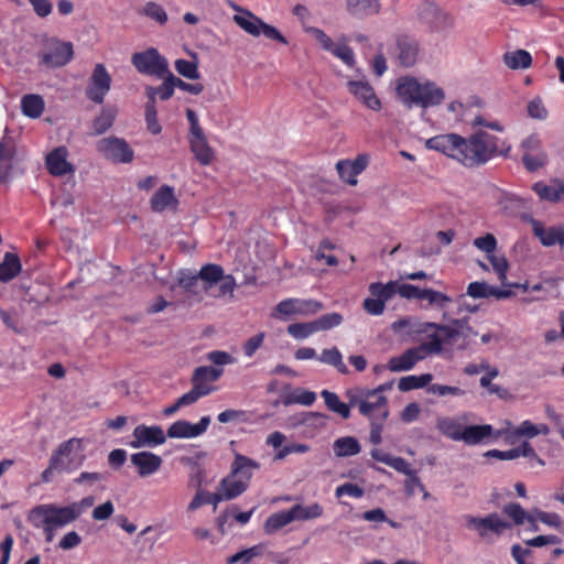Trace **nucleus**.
I'll use <instances>...</instances> for the list:
<instances>
[{
  "label": "nucleus",
  "mask_w": 564,
  "mask_h": 564,
  "mask_svg": "<svg viewBox=\"0 0 564 564\" xmlns=\"http://www.w3.org/2000/svg\"><path fill=\"white\" fill-rule=\"evenodd\" d=\"M469 124L479 128L468 138L456 133L441 134L429 139L426 147L444 153L466 167H477L498 155H508L510 147H505V142L498 135L488 131L489 129L502 133L505 129L498 121L476 116Z\"/></svg>",
  "instance_id": "f257e3e1"
},
{
  "label": "nucleus",
  "mask_w": 564,
  "mask_h": 564,
  "mask_svg": "<svg viewBox=\"0 0 564 564\" xmlns=\"http://www.w3.org/2000/svg\"><path fill=\"white\" fill-rule=\"evenodd\" d=\"M85 460L83 438L72 437L61 443L52 453L48 466L41 474L43 482H50L55 474L69 473Z\"/></svg>",
  "instance_id": "f03ea898"
},
{
  "label": "nucleus",
  "mask_w": 564,
  "mask_h": 564,
  "mask_svg": "<svg viewBox=\"0 0 564 564\" xmlns=\"http://www.w3.org/2000/svg\"><path fill=\"white\" fill-rule=\"evenodd\" d=\"M443 318L449 319V324H426V328H433L436 330V333L431 335L427 341L416 347L423 348V359L429 354H438L442 350L443 343L453 345L459 338H463L465 340L470 335H477V333L474 332V329L468 325V319L466 317L451 319L448 314L444 312Z\"/></svg>",
  "instance_id": "7ed1b4c3"
},
{
  "label": "nucleus",
  "mask_w": 564,
  "mask_h": 564,
  "mask_svg": "<svg viewBox=\"0 0 564 564\" xmlns=\"http://www.w3.org/2000/svg\"><path fill=\"white\" fill-rule=\"evenodd\" d=\"M400 100L408 107L420 106L429 108L440 105L444 100V91L434 83H421L413 77L401 78L397 86Z\"/></svg>",
  "instance_id": "20e7f679"
},
{
  "label": "nucleus",
  "mask_w": 564,
  "mask_h": 564,
  "mask_svg": "<svg viewBox=\"0 0 564 564\" xmlns=\"http://www.w3.org/2000/svg\"><path fill=\"white\" fill-rule=\"evenodd\" d=\"M29 520L35 528L48 524L56 529L75 522L78 518L72 506H57L54 503L39 505L29 513Z\"/></svg>",
  "instance_id": "39448f33"
},
{
  "label": "nucleus",
  "mask_w": 564,
  "mask_h": 564,
  "mask_svg": "<svg viewBox=\"0 0 564 564\" xmlns=\"http://www.w3.org/2000/svg\"><path fill=\"white\" fill-rule=\"evenodd\" d=\"M131 63L135 69L144 75L163 77L169 73V63L159 51L150 47L145 51L133 53Z\"/></svg>",
  "instance_id": "423d86ee"
},
{
  "label": "nucleus",
  "mask_w": 564,
  "mask_h": 564,
  "mask_svg": "<svg viewBox=\"0 0 564 564\" xmlns=\"http://www.w3.org/2000/svg\"><path fill=\"white\" fill-rule=\"evenodd\" d=\"M234 21L248 34L259 36L263 34L270 40H275L282 44H286V39L272 25L267 24L260 18L254 15L249 10L243 14L234 15Z\"/></svg>",
  "instance_id": "0eeeda50"
},
{
  "label": "nucleus",
  "mask_w": 564,
  "mask_h": 564,
  "mask_svg": "<svg viewBox=\"0 0 564 564\" xmlns=\"http://www.w3.org/2000/svg\"><path fill=\"white\" fill-rule=\"evenodd\" d=\"M7 127H0V181H7L20 161L14 139L8 134Z\"/></svg>",
  "instance_id": "6e6552de"
},
{
  "label": "nucleus",
  "mask_w": 564,
  "mask_h": 564,
  "mask_svg": "<svg viewBox=\"0 0 564 564\" xmlns=\"http://www.w3.org/2000/svg\"><path fill=\"white\" fill-rule=\"evenodd\" d=\"M111 75L106 66L101 63L96 64L86 87V97L95 104H102L111 88Z\"/></svg>",
  "instance_id": "1a4fd4ad"
},
{
  "label": "nucleus",
  "mask_w": 564,
  "mask_h": 564,
  "mask_svg": "<svg viewBox=\"0 0 564 564\" xmlns=\"http://www.w3.org/2000/svg\"><path fill=\"white\" fill-rule=\"evenodd\" d=\"M96 149L104 158L113 162L130 163L133 160L132 149L121 138H104L97 142Z\"/></svg>",
  "instance_id": "9d476101"
},
{
  "label": "nucleus",
  "mask_w": 564,
  "mask_h": 564,
  "mask_svg": "<svg viewBox=\"0 0 564 564\" xmlns=\"http://www.w3.org/2000/svg\"><path fill=\"white\" fill-rule=\"evenodd\" d=\"M466 525L470 530L477 531L480 538L486 539L489 534L501 535L511 524L503 520L498 513H490L485 518L468 516Z\"/></svg>",
  "instance_id": "9b49d317"
},
{
  "label": "nucleus",
  "mask_w": 564,
  "mask_h": 564,
  "mask_svg": "<svg viewBox=\"0 0 564 564\" xmlns=\"http://www.w3.org/2000/svg\"><path fill=\"white\" fill-rule=\"evenodd\" d=\"M419 18L434 31L452 26V18L434 2H424L417 9Z\"/></svg>",
  "instance_id": "f8f14e48"
},
{
  "label": "nucleus",
  "mask_w": 564,
  "mask_h": 564,
  "mask_svg": "<svg viewBox=\"0 0 564 564\" xmlns=\"http://www.w3.org/2000/svg\"><path fill=\"white\" fill-rule=\"evenodd\" d=\"M133 441L130 442V446L133 448L140 447H153L165 443L166 436L161 426L153 425H138L133 430Z\"/></svg>",
  "instance_id": "ddd939ff"
},
{
  "label": "nucleus",
  "mask_w": 564,
  "mask_h": 564,
  "mask_svg": "<svg viewBox=\"0 0 564 564\" xmlns=\"http://www.w3.org/2000/svg\"><path fill=\"white\" fill-rule=\"evenodd\" d=\"M209 423V416H203L196 424L180 420L169 426L166 435L170 438H194L202 435L207 430Z\"/></svg>",
  "instance_id": "4468645a"
},
{
  "label": "nucleus",
  "mask_w": 564,
  "mask_h": 564,
  "mask_svg": "<svg viewBox=\"0 0 564 564\" xmlns=\"http://www.w3.org/2000/svg\"><path fill=\"white\" fill-rule=\"evenodd\" d=\"M74 55L73 45L69 42H56L42 55V63L55 68L66 65Z\"/></svg>",
  "instance_id": "2eb2a0df"
},
{
  "label": "nucleus",
  "mask_w": 564,
  "mask_h": 564,
  "mask_svg": "<svg viewBox=\"0 0 564 564\" xmlns=\"http://www.w3.org/2000/svg\"><path fill=\"white\" fill-rule=\"evenodd\" d=\"M347 88L364 106L367 108L379 111L381 102L377 97L372 86L365 80H349Z\"/></svg>",
  "instance_id": "dca6fc26"
},
{
  "label": "nucleus",
  "mask_w": 564,
  "mask_h": 564,
  "mask_svg": "<svg viewBox=\"0 0 564 564\" xmlns=\"http://www.w3.org/2000/svg\"><path fill=\"white\" fill-rule=\"evenodd\" d=\"M68 151L65 147H58L46 155V167L54 176L74 174L75 167L67 161Z\"/></svg>",
  "instance_id": "f3484780"
},
{
  "label": "nucleus",
  "mask_w": 564,
  "mask_h": 564,
  "mask_svg": "<svg viewBox=\"0 0 564 564\" xmlns=\"http://www.w3.org/2000/svg\"><path fill=\"white\" fill-rule=\"evenodd\" d=\"M130 460L138 469L140 477H149L155 474L162 465V458L151 452H139L132 454Z\"/></svg>",
  "instance_id": "a211bd4d"
},
{
  "label": "nucleus",
  "mask_w": 564,
  "mask_h": 564,
  "mask_svg": "<svg viewBox=\"0 0 564 564\" xmlns=\"http://www.w3.org/2000/svg\"><path fill=\"white\" fill-rule=\"evenodd\" d=\"M398 59L404 67L413 66L417 61L419 43L409 36H400L397 40Z\"/></svg>",
  "instance_id": "6ab92c4d"
},
{
  "label": "nucleus",
  "mask_w": 564,
  "mask_h": 564,
  "mask_svg": "<svg viewBox=\"0 0 564 564\" xmlns=\"http://www.w3.org/2000/svg\"><path fill=\"white\" fill-rule=\"evenodd\" d=\"M488 456H492L502 460L516 459L520 456L533 458L539 466H544V462L536 455L533 447L528 442H523L521 446L509 451H489Z\"/></svg>",
  "instance_id": "aec40b11"
},
{
  "label": "nucleus",
  "mask_w": 564,
  "mask_h": 564,
  "mask_svg": "<svg viewBox=\"0 0 564 564\" xmlns=\"http://www.w3.org/2000/svg\"><path fill=\"white\" fill-rule=\"evenodd\" d=\"M423 359V348H410L401 356L393 357L389 360V369L391 371L400 372L410 370L417 361Z\"/></svg>",
  "instance_id": "412c9836"
},
{
  "label": "nucleus",
  "mask_w": 564,
  "mask_h": 564,
  "mask_svg": "<svg viewBox=\"0 0 564 564\" xmlns=\"http://www.w3.org/2000/svg\"><path fill=\"white\" fill-rule=\"evenodd\" d=\"M531 224L534 235L540 239L542 245L546 247H551L556 243L561 246L564 245V230L562 228H544L543 225L535 219H531Z\"/></svg>",
  "instance_id": "4be33fe9"
},
{
  "label": "nucleus",
  "mask_w": 564,
  "mask_h": 564,
  "mask_svg": "<svg viewBox=\"0 0 564 564\" xmlns=\"http://www.w3.org/2000/svg\"><path fill=\"white\" fill-rule=\"evenodd\" d=\"M467 295L473 299H486L489 296H494L496 299H508L512 295V292L509 290H500L494 286H490L486 282H473L467 286Z\"/></svg>",
  "instance_id": "5701e85b"
},
{
  "label": "nucleus",
  "mask_w": 564,
  "mask_h": 564,
  "mask_svg": "<svg viewBox=\"0 0 564 564\" xmlns=\"http://www.w3.org/2000/svg\"><path fill=\"white\" fill-rule=\"evenodd\" d=\"M223 375L221 368H214L210 366H202L197 367L194 370L192 377V384L196 387H200L202 390H208V394L215 390V387H210L207 384L208 381H217Z\"/></svg>",
  "instance_id": "b1692460"
},
{
  "label": "nucleus",
  "mask_w": 564,
  "mask_h": 564,
  "mask_svg": "<svg viewBox=\"0 0 564 564\" xmlns=\"http://www.w3.org/2000/svg\"><path fill=\"white\" fill-rule=\"evenodd\" d=\"M260 465L258 462L243 456L241 454L235 455V460L231 465V476L239 477L248 485V481L252 477L253 470L259 469Z\"/></svg>",
  "instance_id": "393cba45"
},
{
  "label": "nucleus",
  "mask_w": 564,
  "mask_h": 564,
  "mask_svg": "<svg viewBox=\"0 0 564 564\" xmlns=\"http://www.w3.org/2000/svg\"><path fill=\"white\" fill-rule=\"evenodd\" d=\"M225 275L224 269L215 263L205 264L198 271L202 288L205 292H210Z\"/></svg>",
  "instance_id": "a878e982"
},
{
  "label": "nucleus",
  "mask_w": 564,
  "mask_h": 564,
  "mask_svg": "<svg viewBox=\"0 0 564 564\" xmlns=\"http://www.w3.org/2000/svg\"><path fill=\"white\" fill-rule=\"evenodd\" d=\"M348 13L355 18H365L380 11L379 0H346Z\"/></svg>",
  "instance_id": "bb28decb"
},
{
  "label": "nucleus",
  "mask_w": 564,
  "mask_h": 564,
  "mask_svg": "<svg viewBox=\"0 0 564 564\" xmlns=\"http://www.w3.org/2000/svg\"><path fill=\"white\" fill-rule=\"evenodd\" d=\"M118 110L116 107L108 106L104 107L100 110L99 116H97L93 121V135H100L108 131L117 117Z\"/></svg>",
  "instance_id": "cd10ccee"
},
{
  "label": "nucleus",
  "mask_w": 564,
  "mask_h": 564,
  "mask_svg": "<svg viewBox=\"0 0 564 564\" xmlns=\"http://www.w3.org/2000/svg\"><path fill=\"white\" fill-rule=\"evenodd\" d=\"M368 393H371L370 389H367L366 390V394H365L366 403L369 404V408H367L366 412L361 413V414L367 416L370 420H373V419H377L373 415V413L375 412H379L380 413V417H379L380 421H386L388 415H389V411L386 408V405H387V398L383 397V395H377V394L370 395Z\"/></svg>",
  "instance_id": "c85d7f7f"
},
{
  "label": "nucleus",
  "mask_w": 564,
  "mask_h": 564,
  "mask_svg": "<svg viewBox=\"0 0 564 564\" xmlns=\"http://www.w3.org/2000/svg\"><path fill=\"white\" fill-rule=\"evenodd\" d=\"M549 433L550 429L546 424H533L530 421H523L518 427L508 434L507 438L510 442H513V437L525 436L532 438L538 435H547Z\"/></svg>",
  "instance_id": "c756f323"
},
{
  "label": "nucleus",
  "mask_w": 564,
  "mask_h": 564,
  "mask_svg": "<svg viewBox=\"0 0 564 564\" xmlns=\"http://www.w3.org/2000/svg\"><path fill=\"white\" fill-rule=\"evenodd\" d=\"M333 449L337 457H349L357 455L360 452L361 446L357 438L352 436H344L334 442Z\"/></svg>",
  "instance_id": "7c9ffc66"
},
{
  "label": "nucleus",
  "mask_w": 564,
  "mask_h": 564,
  "mask_svg": "<svg viewBox=\"0 0 564 564\" xmlns=\"http://www.w3.org/2000/svg\"><path fill=\"white\" fill-rule=\"evenodd\" d=\"M503 63L510 69H525L532 64V57L525 50H516L503 54Z\"/></svg>",
  "instance_id": "2f4dec72"
},
{
  "label": "nucleus",
  "mask_w": 564,
  "mask_h": 564,
  "mask_svg": "<svg viewBox=\"0 0 564 564\" xmlns=\"http://www.w3.org/2000/svg\"><path fill=\"white\" fill-rule=\"evenodd\" d=\"M21 271V262L17 254L7 252L0 263V281L9 282Z\"/></svg>",
  "instance_id": "473e14b6"
},
{
  "label": "nucleus",
  "mask_w": 564,
  "mask_h": 564,
  "mask_svg": "<svg viewBox=\"0 0 564 564\" xmlns=\"http://www.w3.org/2000/svg\"><path fill=\"white\" fill-rule=\"evenodd\" d=\"M218 487L225 494V497L230 500L243 494L248 485L242 479H236L230 473L220 481Z\"/></svg>",
  "instance_id": "72a5a7b5"
},
{
  "label": "nucleus",
  "mask_w": 564,
  "mask_h": 564,
  "mask_svg": "<svg viewBox=\"0 0 564 564\" xmlns=\"http://www.w3.org/2000/svg\"><path fill=\"white\" fill-rule=\"evenodd\" d=\"M491 432L492 426L488 424L465 426L460 441L465 442L468 445H475L480 443L487 436H489Z\"/></svg>",
  "instance_id": "f704fd0d"
},
{
  "label": "nucleus",
  "mask_w": 564,
  "mask_h": 564,
  "mask_svg": "<svg viewBox=\"0 0 564 564\" xmlns=\"http://www.w3.org/2000/svg\"><path fill=\"white\" fill-rule=\"evenodd\" d=\"M533 191L539 195L541 199L547 202L556 203L564 197V184L555 186L538 182L533 185Z\"/></svg>",
  "instance_id": "c9c22d12"
},
{
  "label": "nucleus",
  "mask_w": 564,
  "mask_h": 564,
  "mask_svg": "<svg viewBox=\"0 0 564 564\" xmlns=\"http://www.w3.org/2000/svg\"><path fill=\"white\" fill-rule=\"evenodd\" d=\"M321 395L324 399L325 405L329 411L337 413L345 420L350 416L349 405L346 404L345 402H341L339 400V397L335 392L323 390L321 392Z\"/></svg>",
  "instance_id": "e433bc0d"
},
{
  "label": "nucleus",
  "mask_w": 564,
  "mask_h": 564,
  "mask_svg": "<svg viewBox=\"0 0 564 564\" xmlns=\"http://www.w3.org/2000/svg\"><path fill=\"white\" fill-rule=\"evenodd\" d=\"M293 521H305L319 518L323 514V508L318 503L310 506L295 505L291 509Z\"/></svg>",
  "instance_id": "4c0bfd02"
},
{
  "label": "nucleus",
  "mask_w": 564,
  "mask_h": 564,
  "mask_svg": "<svg viewBox=\"0 0 564 564\" xmlns=\"http://www.w3.org/2000/svg\"><path fill=\"white\" fill-rule=\"evenodd\" d=\"M193 61L176 59L175 69L176 72L187 79H198L200 77L198 72V56L196 53H191Z\"/></svg>",
  "instance_id": "58836bf2"
},
{
  "label": "nucleus",
  "mask_w": 564,
  "mask_h": 564,
  "mask_svg": "<svg viewBox=\"0 0 564 564\" xmlns=\"http://www.w3.org/2000/svg\"><path fill=\"white\" fill-rule=\"evenodd\" d=\"M291 522L293 518L290 510L276 512L265 520L263 530L267 534H272Z\"/></svg>",
  "instance_id": "ea45409f"
},
{
  "label": "nucleus",
  "mask_w": 564,
  "mask_h": 564,
  "mask_svg": "<svg viewBox=\"0 0 564 564\" xmlns=\"http://www.w3.org/2000/svg\"><path fill=\"white\" fill-rule=\"evenodd\" d=\"M237 286L236 278L234 274H227L218 282V284L210 291L206 292L209 296L215 299H224L229 296L234 299V291Z\"/></svg>",
  "instance_id": "a19ab883"
},
{
  "label": "nucleus",
  "mask_w": 564,
  "mask_h": 564,
  "mask_svg": "<svg viewBox=\"0 0 564 564\" xmlns=\"http://www.w3.org/2000/svg\"><path fill=\"white\" fill-rule=\"evenodd\" d=\"M21 107L25 116L39 118L44 110V101L39 95H25L22 98Z\"/></svg>",
  "instance_id": "79ce46f5"
},
{
  "label": "nucleus",
  "mask_w": 564,
  "mask_h": 564,
  "mask_svg": "<svg viewBox=\"0 0 564 564\" xmlns=\"http://www.w3.org/2000/svg\"><path fill=\"white\" fill-rule=\"evenodd\" d=\"M189 143L192 152L200 164L208 165L214 160V151L209 147L207 139L192 140Z\"/></svg>",
  "instance_id": "37998d69"
},
{
  "label": "nucleus",
  "mask_w": 564,
  "mask_h": 564,
  "mask_svg": "<svg viewBox=\"0 0 564 564\" xmlns=\"http://www.w3.org/2000/svg\"><path fill=\"white\" fill-rule=\"evenodd\" d=\"M175 200L173 188L164 185L153 195L151 206L155 212H162Z\"/></svg>",
  "instance_id": "c03bdc74"
},
{
  "label": "nucleus",
  "mask_w": 564,
  "mask_h": 564,
  "mask_svg": "<svg viewBox=\"0 0 564 564\" xmlns=\"http://www.w3.org/2000/svg\"><path fill=\"white\" fill-rule=\"evenodd\" d=\"M200 281L198 276V272H194L191 270H181L177 273V284L185 292L192 294H198V282Z\"/></svg>",
  "instance_id": "a18cd8bd"
},
{
  "label": "nucleus",
  "mask_w": 564,
  "mask_h": 564,
  "mask_svg": "<svg viewBox=\"0 0 564 564\" xmlns=\"http://www.w3.org/2000/svg\"><path fill=\"white\" fill-rule=\"evenodd\" d=\"M321 362L335 367L340 373H348V368L343 361L340 351L337 348L324 349L318 357Z\"/></svg>",
  "instance_id": "49530a36"
},
{
  "label": "nucleus",
  "mask_w": 564,
  "mask_h": 564,
  "mask_svg": "<svg viewBox=\"0 0 564 564\" xmlns=\"http://www.w3.org/2000/svg\"><path fill=\"white\" fill-rule=\"evenodd\" d=\"M433 379L431 373H424L421 376H408L399 380L398 388L401 391H410L413 389H420L427 386Z\"/></svg>",
  "instance_id": "de8ad7c7"
},
{
  "label": "nucleus",
  "mask_w": 564,
  "mask_h": 564,
  "mask_svg": "<svg viewBox=\"0 0 564 564\" xmlns=\"http://www.w3.org/2000/svg\"><path fill=\"white\" fill-rule=\"evenodd\" d=\"M438 430L454 441H460L465 425L452 419H442L437 423Z\"/></svg>",
  "instance_id": "09e8293b"
},
{
  "label": "nucleus",
  "mask_w": 564,
  "mask_h": 564,
  "mask_svg": "<svg viewBox=\"0 0 564 564\" xmlns=\"http://www.w3.org/2000/svg\"><path fill=\"white\" fill-rule=\"evenodd\" d=\"M399 284L397 282H388L387 284L371 283L369 285V292L371 296L381 297L384 302L390 300L395 293H398Z\"/></svg>",
  "instance_id": "8fccbe9b"
},
{
  "label": "nucleus",
  "mask_w": 564,
  "mask_h": 564,
  "mask_svg": "<svg viewBox=\"0 0 564 564\" xmlns=\"http://www.w3.org/2000/svg\"><path fill=\"white\" fill-rule=\"evenodd\" d=\"M496 377L482 376L479 379V384L481 388L486 389L489 394L497 395L500 400L508 401L512 399V394L508 389L500 387L496 383H492V380Z\"/></svg>",
  "instance_id": "3c124183"
},
{
  "label": "nucleus",
  "mask_w": 564,
  "mask_h": 564,
  "mask_svg": "<svg viewBox=\"0 0 564 564\" xmlns=\"http://www.w3.org/2000/svg\"><path fill=\"white\" fill-rule=\"evenodd\" d=\"M141 13L148 17L149 19L154 20L161 25L167 22V13L163 9V7L158 4L156 2H147L142 8Z\"/></svg>",
  "instance_id": "603ef678"
},
{
  "label": "nucleus",
  "mask_w": 564,
  "mask_h": 564,
  "mask_svg": "<svg viewBox=\"0 0 564 564\" xmlns=\"http://www.w3.org/2000/svg\"><path fill=\"white\" fill-rule=\"evenodd\" d=\"M489 262L491 263V267L492 269L495 270V272L498 274V278H499V281L501 282V284L503 285H508L506 280H507V270L509 268V263H508V260L506 259L505 256H499V254H496L495 252L487 256Z\"/></svg>",
  "instance_id": "864d4df0"
},
{
  "label": "nucleus",
  "mask_w": 564,
  "mask_h": 564,
  "mask_svg": "<svg viewBox=\"0 0 564 564\" xmlns=\"http://www.w3.org/2000/svg\"><path fill=\"white\" fill-rule=\"evenodd\" d=\"M261 546H252L246 550H242L240 552H237L236 554L229 556L227 558V564H249L254 557L261 555Z\"/></svg>",
  "instance_id": "5fc2aeb1"
},
{
  "label": "nucleus",
  "mask_w": 564,
  "mask_h": 564,
  "mask_svg": "<svg viewBox=\"0 0 564 564\" xmlns=\"http://www.w3.org/2000/svg\"><path fill=\"white\" fill-rule=\"evenodd\" d=\"M547 155L545 152L538 153H524L522 156V163L525 169L530 172H535L546 164Z\"/></svg>",
  "instance_id": "6e6d98bb"
},
{
  "label": "nucleus",
  "mask_w": 564,
  "mask_h": 564,
  "mask_svg": "<svg viewBox=\"0 0 564 564\" xmlns=\"http://www.w3.org/2000/svg\"><path fill=\"white\" fill-rule=\"evenodd\" d=\"M317 332L314 321L306 323H294L288 326V333L297 339H304Z\"/></svg>",
  "instance_id": "4d7b16f0"
},
{
  "label": "nucleus",
  "mask_w": 564,
  "mask_h": 564,
  "mask_svg": "<svg viewBox=\"0 0 564 564\" xmlns=\"http://www.w3.org/2000/svg\"><path fill=\"white\" fill-rule=\"evenodd\" d=\"M527 113L531 119L541 121L545 120L549 116V111L543 104L542 98L539 96L529 101L527 106Z\"/></svg>",
  "instance_id": "13d9d810"
},
{
  "label": "nucleus",
  "mask_w": 564,
  "mask_h": 564,
  "mask_svg": "<svg viewBox=\"0 0 564 564\" xmlns=\"http://www.w3.org/2000/svg\"><path fill=\"white\" fill-rule=\"evenodd\" d=\"M421 300H426L430 305L438 308H444L446 304L452 302L449 296L432 289H423Z\"/></svg>",
  "instance_id": "bf43d9fd"
},
{
  "label": "nucleus",
  "mask_w": 564,
  "mask_h": 564,
  "mask_svg": "<svg viewBox=\"0 0 564 564\" xmlns=\"http://www.w3.org/2000/svg\"><path fill=\"white\" fill-rule=\"evenodd\" d=\"M366 390L367 389H358V390H347L345 395L348 399L349 409L351 406H358L360 413H365L369 404L366 403Z\"/></svg>",
  "instance_id": "052dcab7"
},
{
  "label": "nucleus",
  "mask_w": 564,
  "mask_h": 564,
  "mask_svg": "<svg viewBox=\"0 0 564 564\" xmlns=\"http://www.w3.org/2000/svg\"><path fill=\"white\" fill-rule=\"evenodd\" d=\"M343 322V316L339 313H329L322 315L314 321L316 330H328L333 327L339 326Z\"/></svg>",
  "instance_id": "680f3d73"
},
{
  "label": "nucleus",
  "mask_w": 564,
  "mask_h": 564,
  "mask_svg": "<svg viewBox=\"0 0 564 564\" xmlns=\"http://www.w3.org/2000/svg\"><path fill=\"white\" fill-rule=\"evenodd\" d=\"M315 400H316V394L314 392L307 391V390H300L299 393H295V394H292V395H289L288 398H285V400L283 401V404L289 405L292 403H299V404H302L305 406H310L315 402Z\"/></svg>",
  "instance_id": "e2e57ef3"
},
{
  "label": "nucleus",
  "mask_w": 564,
  "mask_h": 564,
  "mask_svg": "<svg viewBox=\"0 0 564 564\" xmlns=\"http://www.w3.org/2000/svg\"><path fill=\"white\" fill-rule=\"evenodd\" d=\"M429 392L436 394L438 397L453 395V397H463L466 394V391L460 389L459 387L445 386V384H431L429 387Z\"/></svg>",
  "instance_id": "0e129e2a"
},
{
  "label": "nucleus",
  "mask_w": 564,
  "mask_h": 564,
  "mask_svg": "<svg viewBox=\"0 0 564 564\" xmlns=\"http://www.w3.org/2000/svg\"><path fill=\"white\" fill-rule=\"evenodd\" d=\"M503 513L513 520L517 525L522 524L527 519L529 513L518 503H509L503 507Z\"/></svg>",
  "instance_id": "69168bd1"
},
{
  "label": "nucleus",
  "mask_w": 564,
  "mask_h": 564,
  "mask_svg": "<svg viewBox=\"0 0 564 564\" xmlns=\"http://www.w3.org/2000/svg\"><path fill=\"white\" fill-rule=\"evenodd\" d=\"M474 246L489 256L495 252L497 248V240L492 234H486L482 237L476 238L474 240Z\"/></svg>",
  "instance_id": "338daca9"
},
{
  "label": "nucleus",
  "mask_w": 564,
  "mask_h": 564,
  "mask_svg": "<svg viewBox=\"0 0 564 564\" xmlns=\"http://www.w3.org/2000/svg\"><path fill=\"white\" fill-rule=\"evenodd\" d=\"M156 108L153 105H145V122L147 128L152 134H159L162 130L158 121Z\"/></svg>",
  "instance_id": "774afa93"
}]
</instances>
